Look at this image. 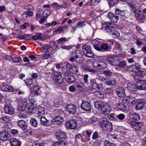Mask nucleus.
I'll use <instances>...</instances> for the list:
<instances>
[{"mask_svg":"<svg viewBox=\"0 0 146 146\" xmlns=\"http://www.w3.org/2000/svg\"><path fill=\"white\" fill-rule=\"evenodd\" d=\"M85 71H89L92 75H94L96 72V71L93 69L92 68L89 66H87L84 68Z\"/></svg>","mask_w":146,"mask_h":146,"instance_id":"obj_30","label":"nucleus"},{"mask_svg":"<svg viewBox=\"0 0 146 146\" xmlns=\"http://www.w3.org/2000/svg\"><path fill=\"white\" fill-rule=\"evenodd\" d=\"M66 126L70 129H74L77 127V122L74 120L71 119L65 123Z\"/></svg>","mask_w":146,"mask_h":146,"instance_id":"obj_8","label":"nucleus"},{"mask_svg":"<svg viewBox=\"0 0 146 146\" xmlns=\"http://www.w3.org/2000/svg\"><path fill=\"white\" fill-rule=\"evenodd\" d=\"M94 66L100 69L106 68L107 66V63L104 62H100L98 63L95 62L93 63Z\"/></svg>","mask_w":146,"mask_h":146,"instance_id":"obj_16","label":"nucleus"},{"mask_svg":"<svg viewBox=\"0 0 146 146\" xmlns=\"http://www.w3.org/2000/svg\"><path fill=\"white\" fill-rule=\"evenodd\" d=\"M130 118L133 120H139L140 119V117L138 113H134L130 115Z\"/></svg>","mask_w":146,"mask_h":146,"instance_id":"obj_33","label":"nucleus"},{"mask_svg":"<svg viewBox=\"0 0 146 146\" xmlns=\"http://www.w3.org/2000/svg\"><path fill=\"white\" fill-rule=\"evenodd\" d=\"M70 38H60L58 40H57V42L59 44H63L65 42L68 41Z\"/></svg>","mask_w":146,"mask_h":146,"instance_id":"obj_41","label":"nucleus"},{"mask_svg":"<svg viewBox=\"0 0 146 146\" xmlns=\"http://www.w3.org/2000/svg\"><path fill=\"white\" fill-rule=\"evenodd\" d=\"M103 144L104 146H116L115 144L110 142L109 140H106L104 142Z\"/></svg>","mask_w":146,"mask_h":146,"instance_id":"obj_45","label":"nucleus"},{"mask_svg":"<svg viewBox=\"0 0 146 146\" xmlns=\"http://www.w3.org/2000/svg\"><path fill=\"white\" fill-rule=\"evenodd\" d=\"M116 15L109 12L108 13L107 16L111 22L116 23L118 20V17Z\"/></svg>","mask_w":146,"mask_h":146,"instance_id":"obj_17","label":"nucleus"},{"mask_svg":"<svg viewBox=\"0 0 146 146\" xmlns=\"http://www.w3.org/2000/svg\"><path fill=\"white\" fill-rule=\"evenodd\" d=\"M126 65V62L125 61H123L120 62L118 64L119 67H124Z\"/></svg>","mask_w":146,"mask_h":146,"instance_id":"obj_64","label":"nucleus"},{"mask_svg":"<svg viewBox=\"0 0 146 146\" xmlns=\"http://www.w3.org/2000/svg\"><path fill=\"white\" fill-rule=\"evenodd\" d=\"M91 84L92 88L94 90H98L100 88L98 84H97V81L95 80H91L90 81Z\"/></svg>","mask_w":146,"mask_h":146,"instance_id":"obj_27","label":"nucleus"},{"mask_svg":"<svg viewBox=\"0 0 146 146\" xmlns=\"http://www.w3.org/2000/svg\"><path fill=\"white\" fill-rule=\"evenodd\" d=\"M75 61L77 63L79 64H82L83 62V58L82 57L75 56Z\"/></svg>","mask_w":146,"mask_h":146,"instance_id":"obj_51","label":"nucleus"},{"mask_svg":"<svg viewBox=\"0 0 146 146\" xmlns=\"http://www.w3.org/2000/svg\"><path fill=\"white\" fill-rule=\"evenodd\" d=\"M107 135L108 139L112 141H114L117 139L115 134H112L109 133Z\"/></svg>","mask_w":146,"mask_h":146,"instance_id":"obj_40","label":"nucleus"},{"mask_svg":"<svg viewBox=\"0 0 146 146\" xmlns=\"http://www.w3.org/2000/svg\"><path fill=\"white\" fill-rule=\"evenodd\" d=\"M133 87V85L131 83H129L127 84V86L125 89L126 90H129L132 91V89Z\"/></svg>","mask_w":146,"mask_h":146,"instance_id":"obj_59","label":"nucleus"},{"mask_svg":"<svg viewBox=\"0 0 146 146\" xmlns=\"http://www.w3.org/2000/svg\"><path fill=\"white\" fill-rule=\"evenodd\" d=\"M63 119L59 115H58L52 119V123L54 125H60L63 121Z\"/></svg>","mask_w":146,"mask_h":146,"instance_id":"obj_14","label":"nucleus"},{"mask_svg":"<svg viewBox=\"0 0 146 146\" xmlns=\"http://www.w3.org/2000/svg\"><path fill=\"white\" fill-rule=\"evenodd\" d=\"M115 13L116 14L119 15L121 16H123L125 14V10H121L118 7H115Z\"/></svg>","mask_w":146,"mask_h":146,"instance_id":"obj_31","label":"nucleus"},{"mask_svg":"<svg viewBox=\"0 0 146 146\" xmlns=\"http://www.w3.org/2000/svg\"><path fill=\"white\" fill-rule=\"evenodd\" d=\"M72 55L73 56H75L82 57V56L80 51L78 49H77L74 52Z\"/></svg>","mask_w":146,"mask_h":146,"instance_id":"obj_43","label":"nucleus"},{"mask_svg":"<svg viewBox=\"0 0 146 146\" xmlns=\"http://www.w3.org/2000/svg\"><path fill=\"white\" fill-rule=\"evenodd\" d=\"M113 104L115 106H116L117 108H118L119 110L123 111V103H119L117 104H115L114 103Z\"/></svg>","mask_w":146,"mask_h":146,"instance_id":"obj_48","label":"nucleus"},{"mask_svg":"<svg viewBox=\"0 0 146 146\" xmlns=\"http://www.w3.org/2000/svg\"><path fill=\"white\" fill-rule=\"evenodd\" d=\"M98 77H99V79L101 81H104L107 78L103 74H99L98 75Z\"/></svg>","mask_w":146,"mask_h":146,"instance_id":"obj_57","label":"nucleus"},{"mask_svg":"<svg viewBox=\"0 0 146 146\" xmlns=\"http://www.w3.org/2000/svg\"><path fill=\"white\" fill-rule=\"evenodd\" d=\"M54 106L56 108L59 107L62 104L61 101L58 100H55L54 101Z\"/></svg>","mask_w":146,"mask_h":146,"instance_id":"obj_46","label":"nucleus"},{"mask_svg":"<svg viewBox=\"0 0 146 146\" xmlns=\"http://www.w3.org/2000/svg\"><path fill=\"white\" fill-rule=\"evenodd\" d=\"M2 90L3 91H8L14 90L12 86L8 85L3 86Z\"/></svg>","mask_w":146,"mask_h":146,"instance_id":"obj_36","label":"nucleus"},{"mask_svg":"<svg viewBox=\"0 0 146 146\" xmlns=\"http://www.w3.org/2000/svg\"><path fill=\"white\" fill-rule=\"evenodd\" d=\"M103 102L102 101H97L95 102L94 106L95 107L99 109H101V108H102L104 105Z\"/></svg>","mask_w":146,"mask_h":146,"instance_id":"obj_32","label":"nucleus"},{"mask_svg":"<svg viewBox=\"0 0 146 146\" xmlns=\"http://www.w3.org/2000/svg\"><path fill=\"white\" fill-rule=\"evenodd\" d=\"M10 134L5 130H4L0 132V140L6 141L9 140L10 137Z\"/></svg>","mask_w":146,"mask_h":146,"instance_id":"obj_7","label":"nucleus"},{"mask_svg":"<svg viewBox=\"0 0 146 146\" xmlns=\"http://www.w3.org/2000/svg\"><path fill=\"white\" fill-rule=\"evenodd\" d=\"M131 103L133 104L137 103L136 105V108L137 110H140L142 109L144 105V103L142 100L134 99L133 101L131 102Z\"/></svg>","mask_w":146,"mask_h":146,"instance_id":"obj_13","label":"nucleus"},{"mask_svg":"<svg viewBox=\"0 0 146 146\" xmlns=\"http://www.w3.org/2000/svg\"><path fill=\"white\" fill-rule=\"evenodd\" d=\"M51 13L50 11L48 9L45 10L42 13V16L44 17H47Z\"/></svg>","mask_w":146,"mask_h":146,"instance_id":"obj_49","label":"nucleus"},{"mask_svg":"<svg viewBox=\"0 0 146 146\" xmlns=\"http://www.w3.org/2000/svg\"><path fill=\"white\" fill-rule=\"evenodd\" d=\"M10 142L11 146H20L21 144V142L16 138L11 139Z\"/></svg>","mask_w":146,"mask_h":146,"instance_id":"obj_20","label":"nucleus"},{"mask_svg":"<svg viewBox=\"0 0 146 146\" xmlns=\"http://www.w3.org/2000/svg\"><path fill=\"white\" fill-rule=\"evenodd\" d=\"M116 82L115 79L110 78L106 80L105 82V84L108 86H112L115 85Z\"/></svg>","mask_w":146,"mask_h":146,"instance_id":"obj_29","label":"nucleus"},{"mask_svg":"<svg viewBox=\"0 0 146 146\" xmlns=\"http://www.w3.org/2000/svg\"><path fill=\"white\" fill-rule=\"evenodd\" d=\"M33 78L29 79L27 80V81L25 82V83L27 86H30L33 84Z\"/></svg>","mask_w":146,"mask_h":146,"instance_id":"obj_58","label":"nucleus"},{"mask_svg":"<svg viewBox=\"0 0 146 146\" xmlns=\"http://www.w3.org/2000/svg\"><path fill=\"white\" fill-rule=\"evenodd\" d=\"M40 123L41 125L46 126H49L50 124L49 121L44 117H40Z\"/></svg>","mask_w":146,"mask_h":146,"instance_id":"obj_26","label":"nucleus"},{"mask_svg":"<svg viewBox=\"0 0 146 146\" xmlns=\"http://www.w3.org/2000/svg\"><path fill=\"white\" fill-rule=\"evenodd\" d=\"M44 144L43 142L36 141L33 143V146H44Z\"/></svg>","mask_w":146,"mask_h":146,"instance_id":"obj_55","label":"nucleus"},{"mask_svg":"<svg viewBox=\"0 0 146 146\" xmlns=\"http://www.w3.org/2000/svg\"><path fill=\"white\" fill-rule=\"evenodd\" d=\"M52 146H66V143L65 141H58L54 143Z\"/></svg>","mask_w":146,"mask_h":146,"instance_id":"obj_37","label":"nucleus"},{"mask_svg":"<svg viewBox=\"0 0 146 146\" xmlns=\"http://www.w3.org/2000/svg\"><path fill=\"white\" fill-rule=\"evenodd\" d=\"M49 48H53L54 47L55 48H56L57 46L54 43L51 41H50L49 42Z\"/></svg>","mask_w":146,"mask_h":146,"instance_id":"obj_62","label":"nucleus"},{"mask_svg":"<svg viewBox=\"0 0 146 146\" xmlns=\"http://www.w3.org/2000/svg\"><path fill=\"white\" fill-rule=\"evenodd\" d=\"M138 66L136 65H133L130 66L128 68V70L132 72L136 71L137 68H138Z\"/></svg>","mask_w":146,"mask_h":146,"instance_id":"obj_38","label":"nucleus"},{"mask_svg":"<svg viewBox=\"0 0 146 146\" xmlns=\"http://www.w3.org/2000/svg\"><path fill=\"white\" fill-rule=\"evenodd\" d=\"M62 73L60 72H56L52 76V78L54 82L59 84L63 83L64 79L62 76Z\"/></svg>","mask_w":146,"mask_h":146,"instance_id":"obj_4","label":"nucleus"},{"mask_svg":"<svg viewBox=\"0 0 146 146\" xmlns=\"http://www.w3.org/2000/svg\"><path fill=\"white\" fill-rule=\"evenodd\" d=\"M75 86L79 91H85L86 90L84 86L80 82L76 83Z\"/></svg>","mask_w":146,"mask_h":146,"instance_id":"obj_25","label":"nucleus"},{"mask_svg":"<svg viewBox=\"0 0 146 146\" xmlns=\"http://www.w3.org/2000/svg\"><path fill=\"white\" fill-rule=\"evenodd\" d=\"M135 15L136 19L137 20H142L145 17V15L142 12L141 10L137 11L135 13Z\"/></svg>","mask_w":146,"mask_h":146,"instance_id":"obj_18","label":"nucleus"},{"mask_svg":"<svg viewBox=\"0 0 146 146\" xmlns=\"http://www.w3.org/2000/svg\"><path fill=\"white\" fill-rule=\"evenodd\" d=\"M49 47H48V45L46 44L44 46H43L42 48V51L44 52H48L49 51Z\"/></svg>","mask_w":146,"mask_h":146,"instance_id":"obj_63","label":"nucleus"},{"mask_svg":"<svg viewBox=\"0 0 146 146\" xmlns=\"http://www.w3.org/2000/svg\"><path fill=\"white\" fill-rule=\"evenodd\" d=\"M56 138L58 140H65L66 139V136L65 133L62 131L56 133Z\"/></svg>","mask_w":146,"mask_h":146,"instance_id":"obj_22","label":"nucleus"},{"mask_svg":"<svg viewBox=\"0 0 146 146\" xmlns=\"http://www.w3.org/2000/svg\"><path fill=\"white\" fill-rule=\"evenodd\" d=\"M18 104L20 108H19V109L20 111H24L26 108V105H25V104H23V105H21V102L19 101L18 102Z\"/></svg>","mask_w":146,"mask_h":146,"instance_id":"obj_53","label":"nucleus"},{"mask_svg":"<svg viewBox=\"0 0 146 146\" xmlns=\"http://www.w3.org/2000/svg\"><path fill=\"white\" fill-rule=\"evenodd\" d=\"M132 128L135 131H138L143 125V123L141 122L132 121L131 123Z\"/></svg>","mask_w":146,"mask_h":146,"instance_id":"obj_10","label":"nucleus"},{"mask_svg":"<svg viewBox=\"0 0 146 146\" xmlns=\"http://www.w3.org/2000/svg\"><path fill=\"white\" fill-rule=\"evenodd\" d=\"M108 3L110 7H113L118 2V0H108Z\"/></svg>","mask_w":146,"mask_h":146,"instance_id":"obj_39","label":"nucleus"},{"mask_svg":"<svg viewBox=\"0 0 146 146\" xmlns=\"http://www.w3.org/2000/svg\"><path fill=\"white\" fill-rule=\"evenodd\" d=\"M98 51L102 52L110 51L111 49V46L110 44L104 43L101 45L100 48H98Z\"/></svg>","mask_w":146,"mask_h":146,"instance_id":"obj_5","label":"nucleus"},{"mask_svg":"<svg viewBox=\"0 0 146 146\" xmlns=\"http://www.w3.org/2000/svg\"><path fill=\"white\" fill-rule=\"evenodd\" d=\"M12 60L15 63L21 62L22 61V60L20 57H14L12 58Z\"/></svg>","mask_w":146,"mask_h":146,"instance_id":"obj_50","label":"nucleus"},{"mask_svg":"<svg viewBox=\"0 0 146 146\" xmlns=\"http://www.w3.org/2000/svg\"><path fill=\"white\" fill-rule=\"evenodd\" d=\"M76 106L72 104H68L66 107L67 111L71 114H75L76 112Z\"/></svg>","mask_w":146,"mask_h":146,"instance_id":"obj_11","label":"nucleus"},{"mask_svg":"<svg viewBox=\"0 0 146 146\" xmlns=\"http://www.w3.org/2000/svg\"><path fill=\"white\" fill-rule=\"evenodd\" d=\"M95 92V95L98 98H102L104 97V93H102L101 92Z\"/></svg>","mask_w":146,"mask_h":146,"instance_id":"obj_61","label":"nucleus"},{"mask_svg":"<svg viewBox=\"0 0 146 146\" xmlns=\"http://www.w3.org/2000/svg\"><path fill=\"white\" fill-rule=\"evenodd\" d=\"M73 74H71L68 71H66L64 72V77L65 80H66L69 78L70 77L72 76Z\"/></svg>","mask_w":146,"mask_h":146,"instance_id":"obj_42","label":"nucleus"},{"mask_svg":"<svg viewBox=\"0 0 146 146\" xmlns=\"http://www.w3.org/2000/svg\"><path fill=\"white\" fill-rule=\"evenodd\" d=\"M105 25L106 26L105 30L107 33L111 34L112 36L115 38L119 36V32L114 29L111 22H106L105 23Z\"/></svg>","mask_w":146,"mask_h":146,"instance_id":"obj_1","label":"nucleus"},{"mask_svg":"<svg viewBox=\"0 0 146 146\" xmlns=\"http://www.w3.org/2000/svg\"><path fill=\"white\" fill-rule=\"evenodd\" d=\"M117 118L120 121L123 120L125 117V115L123 113H120L117 115Z\"/></svg>","mask_w":146,"mask_h":146,"instance_id":"obj_56","label":"nucleus"},{"mask_svg":"<svg viewBox=\"0 0 146 146\" xmlns=\"http://www.w3.org/2000/svg\"><path fill=\"white\" fill-rule=\"evenodd\" d=\"M82 49L84 54L89 58H93L94 55L91 50V47L88 45H84L83 46Z\"/></svg>","mask_w":146,"mask_h":146,"instance_id":"obj_3","label":"nucleus"},{"mask_svg":"<svg viewBox=\"0 0 146 146\" xmlns=\"http://www.w3.org/2000/svg\"><path fill=\"white\" fill-rule=\"evenodd\" d=\"M145 74L146 71L143 69L138 67V68H137L135 72V75L139 77H143L145 76Z\"/></svg>","mask_w":146,"mask_h":146,"instance_id":"obj_21","label":"nucleus"},{"mask_svg":"<svg viewBox=\"0 0 146 146\" xmlns=\"http://www.w3.org/2000/svg\"><path fill=\"white\" fill-rule=\"evenodd\" d=\"M4 110L5 113L12 115L14 113V110L11 106L8 105H5L4 107Z\"/></svg>","mask_w":146,"mask_h":146,"instance_id":"obj_15","label":"nucleus"},{"mask_svg":"<svg viewBox=\"0 0 146 146\" xmlns=\"http://www.w3.org/2000/svg\"><path fill=\"white\" fill-rule=\"evenodd\" d=\"M78 66L73 65L71 71L72 73L75 74H77L78 72Z\"/></svg>","mask_w":146,"mask_h":146,"instance_id":"obj_47","label":"nucleus"},{"mask_svg":"<svg viewBox=\"0 0 146 146\" xmlns=\"http://www.w3.org/2000/svg\"><path fill=\"white\" fill-rule=\"evenodd\" d=\"M59 23V21H52L51 23H49L47 24V27H50L51 26L52 27L54 26L55 25Z\"/></svg>","mask_w":146,"mask_h":146,"instance_id":"obj_60","label":"nucleus"},{"mask_svg":"<svg viewBox=\"0 0 146 146\" xmlns=\"http://www.w3.org/2000/svg\"><path fill=\"white\" fill-rule=\"evenodd\" d=\"M137 88L141 90H146V80H139L137 81Z\"/></svg>","mask_w":146,"mask_h":146,"instance_id":"obj_9","label":"nucleus"},{"mask_svg":"<svg viewBox=\"0 0 146 146\" xmlns=\"http://www.w3.org/2000/svg\"><path fill=\"white\" fill-rule=\"evenodd\" d=\"M98 118L96 117L93 116L90 118L88 120L89 122L93 124L98 120Z\"/></svg>","mask_w":146,"mask_h":146,"instance_id":"obj_54","label":"nucleus"},{"mask_svg":"<svg viewBox=\"0 0 146 146\" xmlns=\"http://www.w3.org/2000/svg\"><path fill=\"white\" fill-rule=\"evenodd\" d=\"M111 110V107L108 104H104L102 107L101 108L100 112L106 115L108 114Z\"/></svg>","mask_w":146,"mask_h":146,"instance_id":"obj_6","label":"nucleus"},{"mask_svg":"<svg viewBox=\"0 0 146 146\" xmlns=\"http://www.w3.org/2000/svg\"><path fill=\"white\" fill-rule=\"evenodd\" d=\"M81 108L83 110L86 111H90L91 109L90 104L84 100H82L81 105Z\"/></svg>","mask_w":146,"mask_h":146,"instance_id":"obj_12","label":"nucleus"},{"mask_svg":"<svg viewBox=\"0 0 146 146\" xmlns=\"http://www.w3.org/2000/svg\"><path fill=\"white\" fill-rule=\"evenodd\" d=\"M100 126L104 131L110 132L113 130L112 123L107 120L100 121Z\"/></svg>","mask_w":146,"mask_h":146,"instance_id":"obj_2","label":"nucleus"},{"mask_svg":"<svg viewBox=\"0 0 146 146\" xmlns=\"http://www.w3.org/2000/svg\"><path fill=\"white\" fill-rule=\"evenodd\" d=\"M30 122L31 125L34 127H36L37 126L38 122L37 120L34 118L31 119Z\"/></svg>","mask_w":146,"mask_h":146,"instance_id":"obj_44","label":"nucleus"},{"mask_svg":"<svg viewBox=\"0 0 146 146\" xmlns=\"http://www.w3.org/2000/svg\"><path fill=\"white\" fill-rule=\"evenodd\" d=\"M123 102V111H128L130 109L129 103L127 100H124Z\"/></svg>","mask_w":146,"mask_h":146,"instance_id":"obj_28","label":"nucleus"},{"mask_svg":"<svg viewBox=\"0 0 146 146\" xmlns=\"http://www.w3.org/2000/svg\"><path fill=\"white\" fill-rule=\"evenodd\" d=\"M129 6L130 7V10L131 12L134 13L135 14V13H136L137 12L136 9L135 5H133L132 3H130L129 4Z\"/></svg>","mask_w":146,"mask_h":146,"instance_id":"obj_52","label":"nucleus"},{"mask_svg":"<svg viewBox=\"0 0 146 146\" xmlns=\"http://www.w3.org/2000/svg\"><path fill=\"white\" fill-rule=\"evenodd\" d=\"M11 121V119L8 116L3 115L0 118V122L2 124H7L9 123Z\"/></svg>","mask_w":146,"mask_h":146,"instance_id":"obj_23","label":"nucleus"},{"mask_svg":"<svg viewBox=\"0 0 146 146\" xmlns=\"http://www.w3.org/2000/svg\"><path fill=\"white\" fill-rule=\"evenodd\" d=\"M92 44L93 45L94 48L98 51V48H100V47L98 46L100 44V43L99 41H97L96 40H94L92 42Z\"/></svg>","mask_w":146,"mask_h":146,"instance_id":"obj_35","label":"nucleus"},{"mask_svg":"<svg viewBox=\"0 0 146 146\" xmlns=\"http://www.w3.org/2000/svg\"><path fill=\"white\" fill-rule=\"evenodd\" d=\"M17 125L23 130H26L27 128V125L26 122L23 120H19L18 121Z\"/></svg>","mask_w":146,"mask_h":146,"instance_id":"obj_24","label":"nucleus"},{"mask_svg":"<svg viewBox=\"0 0 146 146\" xmlns=\"http://www.w3.org/2000/svg\"><path fill=\"white\" fill-rule=\"evenodd\" d=\"M116 58L114 55L109 56L106 59V61L112 65H117V64L115 63V58Z\"/></svg>","mask_w":146,"mask_h":146,"instance_id":"obj_19","label":"nucleus"},{"mask_svg":"<svg viewBox=\"0 0 146 146\" xmlns=\"http://www.w3.org/2000/svg\"><path fill=\"white\" fill-rule=\"evenodd\" d=\"M108 117L111 120L117 121V115L114 113H111L108 115Z\"/></svg>","mask_w":146,"mask_h":146,"instance_id":"obj_34","label":"nucleus"}]
</instances>
